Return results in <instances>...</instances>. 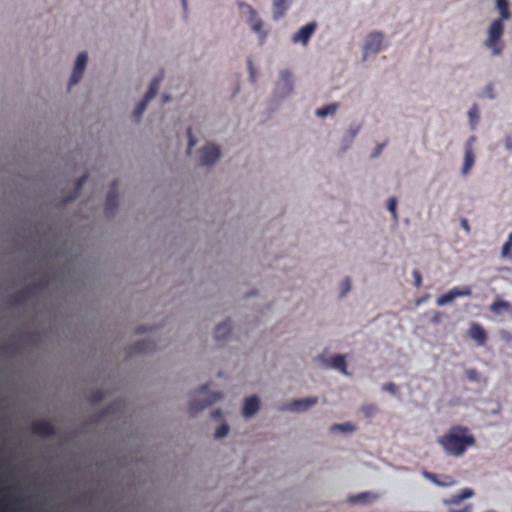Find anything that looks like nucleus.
Here are the masks:
<instances>
[{"instance_id":"nucleus-46","label":"nucleus","mask_w":512,"mask_h":512,"mask_svg":"<svg viewBox=\"0 0 512 512\" xmlns=\"http://www.w3.org/2000/svg\"><path fill=\"white\" fill-rule=\"evenodd\" d=\"M207 387H208L207 385H204V386L200 387L197 392L199 394H206Z\"/></svg>"},{"instance_id":"nucleus-2","label":"nucleus","mask_w":512,"mask_h":512,"mask_svg":"<svg viewBox=\"0 0 512 512\" xmlns=\"http://www.w3.org/2000/svg\"><path fill=\"white\" fill-rule=\"evenodd\" d=\"M504 30L502 19H497L492 22L488 31V39L485 45L493 50L495 55L500 54L503 49V44L500 42Z\"/></svg>"},{"instance_id":"nucleus-1","label":"nucleus","mask_w":512,"mask_h":512,"mask_svg":"<svg viewBox=\"0 0 512 512\" xmlns=\"http://www.w3.org/2000/svg\"><path fill=\"white\" fill-rule=\"evenodd\" d=\"M437 442L447 455L459 457L462 456L469 447L475 445L476 439L467 427L454 425L450 427L445 434L438 437Z\"/></svg>"},{"instance_id":"nucleus-20","label":"nucleus","mask_w":512,"mask_h":512,"mask_svg":"<svg viewBox=\"0 0 512 512\" xmlns=\"http://www.w3.org/2000/svg\"><path fill=\"white\" fill-rule=\"evenodd\" d=\"M230 333L231 323L230 321H224L215 328V339L217 341L225 340Z\"/></svg>"},{"instance_id":"nucleus-47","label":"nucleus","mask_w":512,"mask_h":512,"mask_svg":"<svg viewBox=\"0 0 512 512\" xmlns=\"http://www.w3.org/2000/svg\"><path fill=\"white\" fill-rule=\"evenodd\" d=\"M213 416H214V417H220V416H221V412H220V410H216V411H214V412H213Z\"/></svg>"},{"instance_id":"nucleus-27","label":"nucleus","mask_w":512,"mask_h":512,"mask_svg":"<svg viewBox=\"0 0 512 512\" xmlns=\"http://www.w3.org/2000/svg\"><path fill=\"white\" fill-rule=\"evenodd\" d=\"M501 255L504 258H512V233L508 235V239L502 247Z\"/></svg>"},{"instance_id":"nucleus-33","label":"nucleus","mask_w":512,"mask_h":512,"mask_svg":"<svg viewBox=\"0 0 512 512\" xmlns=\"http://www.w3.org/2000/svg\"><path fill=\"white\" fill-rule=\"evenodd\" d=\"M104 398V394L102 391L100 390H96V391H93L90 395H89V401L91 403H98L100 401H102Z\"/></svg>"},{"instance_id":"nucleus-43","label":"nucleus","mask_w":512,"mask_h":512,"mask_svg":"<svg viewBox=\"0 0 512 512\" xmlns=\"http://www.w3.org/2000/svg\"><path fill=\"white\" fill-rule=\"evenodd\" d=\"M461 226L463 227V229L466 231V232H470V226H469V223H468V220L467 219H462L461 220Z\"/></svg>"},{"instance_id":"nucleus-40","label":"nucleus","mask_w":512,"mask_h":512,"mask_svg":"<svg viewBox=\"0 0 512 512\" xmlns=\"http://www.w3.org/2000/svg\"><path fill=\"white\" fill-rule=\"evenodd\" d=\"M413 276H414V280H415V286L417 288H420L421 284H422V275H421L420 271L414 270Z\"/></svg>"},{"instance_id":"nucleus-44","label":"nucleus","mask_w":512,"mask_h":512,"mask_svg":"<svg viewBox=\"0 0 512 512\" xmlns=\"http://www.w3.org/2000/svg\"><path fill=\"white\" fill-rule=\"evenodd\" d=\"M383 147H384V144L378 145L377 148H376V151L373 153V157L378 156L381 153Z\"/></svg>"},{"instance_id":"nucleus-24","label":"nucleus","mask_w":512,"mask_h":512,"mask_svg":"<svg viewBox=\"0 0 512 512\" xmlns=\"http://www.w3.org/2000/svg\"><path fill=\"white\" fill-rule=\"evenodd\" d=\"M376 498H377L376 495H373L368 492H364V493H359L357 495L351 496L349 498V500L351 503H368V502L375 500Z\"/></svg>"},{"instance_id":"nucleus-38","label":"nucleus","mask_w":512,"mask_h":512,"mask_svg":"<svg viewBox=\"0 0 512 512\" xmlns=\"http://www.w3.org/2000/svg\"><path fill=\"white\" fill-rule=\"evenodd\" d=\"M187 136H188V149H187V153L190 154L191 153V149L192 147L195 145L196 143V140L194 138V136L192 135V130L191 128H188L187 130Z\"/></svg>"},{"instance_id":"nucleus-5","label":"nucleus","mask_w":512,"mask_h":512,"mask_svg":"<svg viewBox=\"0 0 512 512\" xmlns=\"http://www.w3.org/2000/svg\"><path fill=\"white\" fill-rule=\"evenodd\" d=\"M222 394L220 392L209 393L203 400H193L190 402L189 411L192 415L210 406L221 399Z\"/></svg>"},{"instance_id":"nucleus-11","label":"nucleus","mask_w":512,"mask_h":512,"mask_svg":"<svg viewBox=\"0 0 512 512\" xmlns=\"http://www.w3.org/2000/svg\"><path fill=\"white\" fill-rule=\"evenodd\" d=\"M383 36L381 33L374 32L370 33L366 39V43L364 46L365 55L368 53H377L381 50L382 47Z\"/></svg>"},{"instance_id":"nucleus-31","label":"nucleus","mask_w":512,"mask_h":512,"mask_svg":"<svg viewBox=\"0 0 512 512\" xmlns=\"http://www.w3.org/2000/svg\"><path fill=\"white\" fill-rule=\"evenodd\" d=\"M465 375L469 381L477 382L480 379L478 371L474 368L467 369Z\"/></svg>"},{"instance_id":"nucleus-12","label":"nucleus","mask_w":512,"mask_h":512,"mask_svg":"<svg viewBox=\"0 0 512 512\" xmlns=\"http://www.w3.org/2000/svg\"><path fill=\"white\" fill-rule=\"evenodd\" d=\"M423 475L426 479L430 480L434 484L441 486V487L453 486L456 483L455 479L450 475L439 476L435 473L428 472V471H424Z\"/></svg>"},{"instance_id":"nucleus-9","label":"nucleus","mask_w":512,"mask_h":512,"mask_svg":"<svg viewBox=\"0 0 512 512\" xmlns=\"http://www.w3.org/2000/svg\"><path fill=\"white\" fill-rule=\"evenodd\" d=\"M33 434L41 437H50L55 434L54 426L46 420L35 421L31 424Z\"/></svg>"},{"instance_id":"nucleus-48","label":"nucleus","mask_w":512,"mask_h":512,"mask_svg":"<svg viewBox=\"0 0 512 512\" xmlns=\"http://www.w3.org/2000/svg\"><path fill=\"white\" fill-rule=\"evenodd\" d=\"M169 100H170L169 96H167L166 94L163 95V102H167Z\"/></svg>"},{"instance_id":"nucleus-4","label":"nucleus","mask_w":512,"mask_h":512,"mask_svg":"<svg viewBox=\"0 0 512 512\" xmlns=\"http://www.w3.org/2000/svg\"><path fill=\"white\" fill-rule=\"evenodd\" d=\"M220 157V149L213 144L205 145L200 151V163L205 166L214 164Z\"/></svg>"},{"instance_id":"nucleus-25","label":"nucleus","mask_w":512,"mask_h":512,"mask_svg":"<svg viewBox=\"0 0 512 512\" xmlns=\"http://www.w3.org/2000/svg\"><path fill=\"white\" fill-rule=\"evenodd\" d=\"M338 108V105L336 103L328 104L322 108L317 109L316 115L318 117H325L327 115H333Z\"/></svg>"},{"instance_id":"nucleus-35","label":"nucleus","mask_w":512,"mask_h":512,"mask_svg":"<svg viewBox=\"0 0 512 512\" xmlns=\"http://www.w3.org/2000/svg\"><path fill=\"white\" fill-rule=\"evenodd\" d=\"M351 289V281L350 279L347 277L345 278L342 282H341V292H340V296L343 297L345 296Z\"/></svg>"},{"instance_id":"nucleus-22","label":"nucleus","mask_w":512,"mask_h":512,"mask_svg":"<svg viewBox=\"0 0 512 512\" xmlns=\"http://www.w3.org/2000/svg\"><path fill=\"white\" fill-rule=\"evenodd\" d=\"M118 205V197L116 192L112 191L107 195L105 203V211L107 214H112Z\"/></svg>"},{"instance_id":"nucleus-13","label":"nucleus","mask_w":512,"mask_h":512,"mask_svg":"<svg viewBox=\"0 0 512 512\" xmlns=\"http://www.w3.org/2000/svg\"><path fill=\"white\" fill-rule=\"evenodd\" d=\"M316 402L317 398L315 397L298 399L291 402L288 406L284 407V409L290 411H305L316 404Z\"/></svg>"},{"instance_id":"nucleus-51","label":"nucleus","mask_w":512,"mask_h":512,"mask_svg":"<svg viewBox=\"0 0 512 512\" xmlns=\"http://www.w3.org/2000/svg\"><path fill=\"white\" fill-rule=\"evenodd\" d=\"M144 331H145V330L141 327V328H139V329L137 330V333H142V332H144Z\"/></svg>"},{"instance_id":"nucleus-10","label":"nucleus","mask_w":512,"mask_h":512,"mask_svg":"<svg viewBox=\"0 0 512 512\" xmlns=\"http://www.w3.org/2000/svg\"><path fill=\"white\" fill-rule=\"evenodd\" d=\"M473 141L474 137H471L465 146V155H464V163L462 167V174L468 175L474 165L475 155L473 152Z\"/></svg>"},{"instance_id":"nucleus-8","label":"nucleus","mask_w":512,"mask_h":512,"mask_svg":"<svg viewBox=\"0 0 512 512\" xmlns=\"http://www.w3.org/2000/svg\"><path fill=\"white\" fill-rule=\"evenodd\" d=\"M87 63V54L85 52H81L76 59L75 66L69 80V86H73L77 84L82 78L85 66Z\"/></svg>"},{"instance_id":"nucleus-50","label":"nucleus","mask_w":512,"mask_h":512,"mask_svg":"<svg viewBox=\"0 0 512 512\" xmlns=\"http://www.w3.org/2000/svg\"><path fill=\"white\" fill-rule=\"evenodd\" d=\"M250 74H251V77L254 78V71L251 66H250Z\"/></svg>"},{"instance_id":"nucleus-18","label":"nucleus","mask_w":512,"mask_h":512,"mask_svg":"<svg viewBox=\"0 0 512 512\" xmlns=\"http://www.w3.org/2000/svg\"><path fill=\"white\" fill-rule=\"evenodd\" d=\"M328 366L339 370L341 373L345 375H349V372L347 371L346 360L343 355H334L329 360Z\"/></svg>"},{"instance_id":"nucleus-36","label":"nucleus","mask_w":512,"mask_h":512,"mask_svg":"<svg viewBox=\"0 0 512 512\" xmlns=\"http://www.w3.org/2000/svg\"><path fill=\"white\" fill-rule=\"evenodd\" d=\"M281 81L283 82V84H285L287 86L288 91H290L292 89L291 76H290L289 72L283 71L281 73Z\"/></svg>"},{"instance_id":"nucleus-14","label":"nucleus","mask_w":512,"mask_h":512,"mask_svg":"<svg viewBox=\"0 0 512 512\" xmlns=\"http://www.w3.org/2000/svg\"><path fill=\"white\" fill-rule=\"evenodd\" d=\"M240 7L243 12L249 13V22L253 31L260 34L262 32V21L257 18L256 11L250 5L244 3H240Z\"/></svg>"},{"instance_id":"nucleus-3","label":"nucleus","mask_w":512,"mask_h":512,"mask_svg":"<svg viewBox=\"0 0 512 512\" xmlns=\"http://www.w3.org/2000/svg\"><path fill=\"white\" fill-rule=\"evenodd\" d=\"M163 75L155 77L150 85L149 89L146 92L144 98L141 100V102L137 105V107L134 110V117L136 121H139L140 117L142 116L143 112L145 111L148 102L156 95L160 82L162 80Z\"/></svg>"},{"instance_id":"nucleus-42","label":"nucleus","mask_w":512,"mask_h":512,"mask_svg":"<svg viewBox=\"0 0 512 512\" xmlns=\"http://www.w3.org/2000/svg\"><path fill=\"white\" fill-rule=\"evenodd\" d=\"M87 175H84L82 177H80L77 182H76V190H80L82 185L84 184V182L86 181L87 179Z\"/></svg>"},{"instance_id":"nucleus-23","label":"nucleus","mask_w":512,"mask_h":512,"mask_svg":"<svg viewBox=\"0 0 512 512\" xmlns=\"http://www.w3.org/2000/svg\"><path fill=\"white\" fill-rule=\"evenodd\" d=\"M287 10L286 0H273V16L275 19L281 18Z\"/></svg>"},{"instance_id":"nucleus-32","label":"nucleus","mask_w":512,"mask_h":512,"mask_svg":"<svg viewBox=\"0 0 512 512\" xmlns=\"http://www.w3.org/2000/svg\"><path fill=\"white\" fill-rule=\"evenodd\" d=\"M229 427L227 424L220 425L215 431V438L220 439L228 434Z\"/></svg>"},{"instance_id":"nucleus-37","label":"nucleus","mask_w":512,"mask_h":512,"mask_svg":"<svg viewBox=\"0 0 512 512\" xmlns=\"http://www.w3.org/2000/svg\"><path fill=\"white\" fill-rule=\"evenodd\" d=\"M382 390L385 392H389L391 394H396L398 391V387L393 382L385 383L382 386Z\"/></svg>"},{"instance_id":"nucleus-49","label":"nucleus","mask_w":512,"mask_h":512,"mask_svg":"<svg viewBox=\"0 0 512 512\" xmlns=\"http://www.w3.org/2000/svg\"><path fill=\"white\" fill-rule=\"evenodd\" d=\"M181 1H182L183 8L186 9L187 8V0H181Z\"/></svg>"},{"instance_id":"nucleus-41","label":"nucleus","mask_w":512,"mask_h":512,"mask_svg":"<svg viewBox=\"0 0 512 512\" xmlns=\"http://www.w3.org/2000/svg\"><path fill=\"white\" fill-rule=\"evenodd\" d=\"M500 335H501L502 339H504L506 341H512V334L509 331L502 330L500 332Z\"/></svg>"},{"instance_id":"nucleus-39","label":"nucleus","mask_w":512,"mask_h":512,"mask_svg":"<svg viewBox=\"0 0 512 512\" xmlns=\"http://www.w3.org/2000/svg\"><path fill=\"white\" fill-rule=\"evenodd\" d=\"M362 411L366 417H372L376 412V406L373 404L366 405L362 408Z\"/></svg>"},{"instance_id":"nucleus-28","label":"nucleus","mask_w":512,"mask_h":512,"mask_svg":"<svg viewBox=\"0 0 512 512\" xmlns=\"http://www.w3.org/2000/svg\"><path fill=\"white\" fill-rule=\"evenodd\" d=\"M331 432L342 431V432H352L355 430V426L351 423L344 424H336L331 427Z\"/></svg>"},{"instance_id":"nucleus-15","label":"nucleus","mask_w":512,"mask_h":512,"mask_svg":"<svg viewBox=\"0 0 512 512\" xmlns=\"http://www.w3.org/2000/svg\"><path fill=\"white\" fill-rule=\"evenodd\" d=\"M469 336L475 340L478 345L484 346L487 342V334L484 328L478 324L473 323L469 329Z\"/></svg>"},{"instance_id":"nucleus-26","label":"nucleus","mask_w":512,"mask_h":512,"mask_svg":"<svg viewBox=\"0 0 512 512\" xmlns=\"http://www.w3.org/2000/svg\"><path fill=\"white\" fill-rule=\"evenodd\" d=\"M497 9L499 10L501 14V19L507 20L510 18V12H509V5L506 0H497Z\"/></svg>"},{"instance_id":"nucleus-30","label":"nucleus","mask_w":512,"mask_h":512,"mask_svg":"<svg viewBox=\"0 0 512 512\" xmlns=\"http://www.w3.org/2000/svg\"><path fill=\"white\" fill-rule=\"evenodd\" d=\"M468 115L470 117L471 124L475 125L478 122L479 118H480V113H479L478 106L477 105H473L471 107V109L469 110Z\"/></svg>"},{"instance_id":"nucleus-7","label":"nucleus","mask_w":512,"mask_h":512,"mask_svg":"<svg viewBox=\"0 0 512 512\" xmlns=\"http://www.w3.org/2000/svg\"><path fill=\"white\" fill-rule=\"evenodd\" d=\"M317 28V24L315 22H310L299 29L293 36V43H301L304 46L307 45L309 39L313 35Z\"/></svg>"},{"instance_id":"nucleus-29","label":"nucleus","mask_w":512,"mask_h":512,"mask_svg":"<svg viewBox=\"0 0 512 512\" xmlns=\"http://www.w3.org/2000/svg\"><path fill=\"white\" fill-rule=\"evenodd\" d=\"M29 289H23L14 294L13 300L16 303H24L29 297Z\"/></svg>"},{"instance_id":"nucleus-17","label":"nucleus","mask_w":512,"mask_h":512,"mask_svg":"<svg viewBox=\"0 0 512 512\" xmlns=\"http://www.w3.org/2000/svg\"><path fill=\"white\" fill-rule=\"evenodd\" d=\"M259 409V399L257 396H251L245 399L243 405V415L250 417L254 415Z\"/></svg>"},{"instance_id":"nucleus-34","label":"nucleus","mask_w":512,"mask_h":512,"mask_svg":"<svg viewBox=\"0 0 512 512\" xmlns=\"http://www.w3.org/2000/svg\"><path fill=\"white\" fill-rule=\"evenodd\" d=\"M387 208L391 212L393 218L396 220L397 219V213H396L397 200H396V198L392 197L388 200Z\"/></svg>"},{"instance_id":"nucleus-19","label":"nucleus","mask_w":512,"mask_h":512,"mask_svg":"<svg viewBox=\"0 0 512 512\" xmlns=\"http://www.w3.org/2000/svg\"><path fill=\"white\" fill-rule=\"evenodd\" d=\"M154 348V344L150 340H143L135 343L130 347V354H140L151 351Z\"/></svg>"},{"instance_id":"nucleus-6","label":"nucleus","mask_w":512,"mask_h":512,"mask_svg":"<svg viewBox=\"0 0 512 512\" xmlns=\"http://www.w3.org/2000/svg\"><path fill=\"white\" fill-rule=\"evenodd\" d=\"M472 294V290L469 286H465V287H462V288H453L451 289L450 291H448L447 293L441 295L438 297L437 299V305L438 306H443L447 303H450L452 302L454 299H456L457 297H462V296H470Z\"/></svg>"},{"instance_id":"nucleus-21","label":"nucleus","mask_w":512,"mask_h":512,"mask_svg":"<svg viewBox=\"0 0 512 512\" xmlns=\"http://www.w3.org/2000/svg\"><path fill=\"white\" fill-rule=\"evenodd\" d=\"M474 494L473 490L470 488L463 489L459 494L452 495L449 500L446 501L447 504H458L461 501L470 498Z\"/></svg>"},{"instance_id":"nucleus-45","label":"nucleus","mask_w":512,"mask_h":512,"mask_svg":"<svg viewBox=\"0 0 512 512\" xmlns=\"http://www.w3.org/2000/svg\"><path fill=\"white\" fill-rule=\"evenodd\" d=\"M451 512H472V507L470 505L464 507L462 510L451 511Z\"/></svg>"},{"instance_id":"nucleus-16","label":"nucleus","mask_w":512,"mask_h":512,"mask_svg":"<svg viewBox=\"0 0 512 512\" xmlns=\"http://www.w3.org/2000/svg\"><path fill=\"white\" fill-rule=\"evenodd\" d=\"M489 310L494 314H502L503 312H512V304L506 300L501 298H496V300L490 305Z\"/></svg>"}]
</instances>
